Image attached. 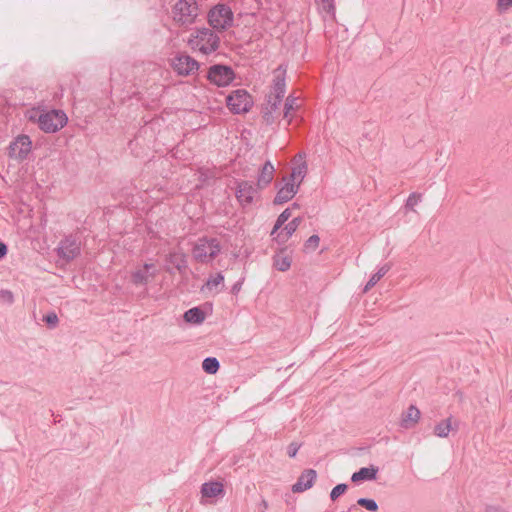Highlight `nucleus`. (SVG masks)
Here are the masks:
<instances>
[{"instance_id":"27","label":"nucleus","mask_w":512,"mask_h":512,"mask_svg":"<svg viewBox=\"0 0 512 512\" xmlns=\"http://www.w3.org/2000/svg\"><path fill=\"white\" fill-rule=\"evenodd\" d=\"M346 489H347V485L346 484H338L331 491V494H330L331 499L332 500L337 499L339 496H341L342 494L345 493Z\"/></svg>"},{"instance_id":"2","label":"nucleus","mask_w":512,"mask_h":512,"mask_svg":"<svg viewBox=\"0 0 512 512\" xmlns=\"http://www.w3.org/2000/svg\"><path fill=\"white\" fill-rule=\"evenodd\" d=\"M220 44L219 36L209 28H201L191 33L188 45L194 51L208 55L215 52Z\"/></svg>"},{"instance_id":"4","label":"nucleus","mask_w":512,"mask_h":512,"mask_svg":"<svg viewBox=\"0 0 512 512\" xmlns=\"http://www.w3.org/2000/svg\"><path fill=\"white\" fill-rule=\"evenodd\" d=\"M290 217V210H284L277 218L274 228L271 232L273 240L279 244L286 243L299 226L300 221L298 218H294L290 222L286 223Z\"/></svg>"},{"instance_id":"32","label":"nucleus","mask_w":512,"mask_h":512,"mask_svg":"<svg viewBox=\"0 0 512 512\" xmlns=\"http://www.w3.org/2000/svg\"><path fill=\"white\" fill-rule=\"evenodd\" d=\"M299 448H300V446L297 443H291L287 447V454L289 455V457H291V458L295 457Z\"/></svg>"},{"instance_id":"5","label":"nucleus","mask_w":512,"mask_h":512,"mask_svg":"<svg viewBox=\"0 0 512 512\" xmlns=\"http://www.w3.org/2000/svg\"><path fill=\"white\" fill-rule=\"evenodd\" d=\"M220 242L215 238H201L195 243L192 257L201 263L212 262L221 252Z\"/></svg>"},{"instance_id":"38","label":"nucleus","mask_w":512,"mask_h":512,"mask_svg":"<svg viewBox=\"0 0 512 512\" xmlns=\"http://www.w3.org/2000/svg\"><path fill=\"white\" fill-rule=\"evenodd\" d=\"M388 269L389 268L387 266H383L374 275L379 276L380 280L387 273Z\"/></svg>"},{"instance_id":"14","label":"nucleus","mask_w":512,"mask_h":512,"mask_svg":"<svg viewBox=\"0 0 512 512\" xmlns=\"http://www.w3.org/2000/svg\"><path fill=\"white\" fill-rule=\"evenodd\" d=\"M224 281L225 278L221 273L211 274L200 290L205 296H214L223 290Z\"/></svg>"},{"instance_id":"13","label":"nucleus","mask_w":512,"mask_h":512,"mask_svg":"<svg viewBox=\"0 0 512 512\" xmlns=\"http://www.w3.org/2000/svg\"><path fill=\"white\" fill-rule=\"evenodd\" d=\"M32 142L27 135H20L11 143L9 155L15 159H25L31 151Z\"/></svg>"},{"instance_id":"3","label":"nucleus","mask_w":512,"mask_h":512,"mask_svg":"<svg viewBox=\"0 0 512 512\" xmlns=\"http://www.w3.org/2000/svg\"><path fill=\"white\" fill-rule=\"evenodd\" d=\"M291 164V173L289 176L283 177L284 184L278 192H297L307 174L308 166L304 154L299 153L294 156Z\"/></svg>"},{"instance_id":"28","label":"nucleus","mask_w":512,"mask_h":512,"mask_svg":"<svg viewBox=\"0 0 512 512\" xmlns=\"http://www.w3.org/2000/svg\"><path fill=\"white\" fill-rule=\"evenodd\" d=\"M512 7V0H498L496 4L499 13L506 12Z\"/></svg>"},{"instance_id":"25","label":"nucleus","mask_w":512,"mask_h":512,"mask_svg":"<svg viewBox=\"0 0 512 512\" xmlns=\"http://www.w3.org/2000/svg\"><path fill=\"white\" fill-rule=\"evenodd\" d=\"M202 368L208 374H216L219 370V362L214 357L206 358L202 362Z\"/></svg>"},{"instance_id":"22","label":"nucleus","mask_w":512,"mask_h":512,"mask_svg":"<svg viewBox=\"0 0 512 512\" xmlns=\"http://www.w3.org/2000/svg\"><path fill=\"white\" fill-rule=\"evenodd\" d=\"M378 469L374 466L363 467L358 472L352 475L353 482H359L363 480H374L376 478Z\"/></svg>"},{"instance_id":"9","label":"nucleus","mask_w":512,"mask_h":512,"mask_svg":"<svg viewBox=\"0 0 512 512\" xmlns=\"http://www.w3.org/2000/svg\"><path fill=\"white\" fill-rule=\"evenodd\" d=\"M226 103L233 113L240 114L251 109L253 100L246 90L238 89L227 96Z\"/></svg>"},{"instance_id":"6","label":"nucleus","mask_w":512,"mask_h":512,"mask_svg":"<svg viewBox=\"0 0 512 512\" xmlns=\"http://www.w3.org/2000/svg\"><path fill=\"white\" fill-rule=\"evenodd\" d=\"M68 121L67 115L62 110H51L38 116V124L45 133H55L61 130Z\"/></svg>"},{"instance_id":"21","label":"nucleus","mask_w":512,"mask_h":512,"mask_svg":"<svg viewBox=\"0 0 512 512\" xmlns=\"http://www.w3.org/2000/svg\"><path fill=\"white\" fill-rule=\"evenodd\" d=\"M292 258L284 251H280L273 258L274 267L281 272H285L291 267Z\"/></svg>"},{"instance_id":"17","label":"nucleus","mask_w":512,"mask_h":512,"mask_svg":"<svg viewBox=\"0 0 512 512\" xmlns=\"http://www.w3.org/2000/svg\"><path fill=\"white\" fill-rule=\"evenodd\" d=\"M317 478V473L313 469H307L301 473L297 482L292 486L294 493H300L310 489Z\"/></svg>"},{"instance_id":"10","label":"nucleus","mask_w":512,"mask_h":512,"mask_svg":"<svg viewBox=\"0 0 512 512\" xmlns=\"http://www.w3.org/2000/svg\"><path fill=\"white\" fill-rule=\"evenodd\" d=\"M208 79L219 87L227 86L234 79V72L228 66L214 65L209 69Z\"/></svg>"},{"instance_id":"12","label":"nucleus","mask_w":512,"mask_h":512,"mask_svg":"<svg viewBox=\"0 0 512 512\" xmlns=\"http://www.w3.org/2000/svg\"><path fill=\"white\" fill-rule=\"evenodd\" d=\"M172 66L179 75L183 76L191 75L199 68L198 62L187 54H180L174 57Z\"/></svg>"},{"instance_id":"15","label":"nucleus","mask_w":512,"mask_h":512,"mask_svg":"<svg viewBox=\"0 0 512 512\" xmlns=\"http://www.w3.org/2000/svg\"><path fill=\"white\" fill-rule=\"evenodd\" d=\"M421 419V411L415 405H409L401 413L399 425L404 429H412L418 425Z\"/></svg>"},{"instance_id":"41","label":"nucleus","mask_w":512,"mask_h":512,"mask_svg":"<svg viewBox=\"0 0 512 512\" xmlns=\"http://www.w3.org/2000/svg\"><path fill=\"white\" fill-rule=\"evenodd\" d=\"M203 188L202 186H199V185H196V189H201Z\"/></svg>"},{"instance_id":"36","label":"nucleus","mask_w":512,"mask_h":512,"mask_svg":"<svg viewBox=\"0 0 512 512\" xmlns=\"http://www.w3.org/2000/svg\"><path fill=\"white\" fill-rule=\"evenodd\" d=\"M388 269L389 268L387 266H383L374 275L379 276L380 280L387 273Z\"/></svg>"},{"instance_id":"33","label":"nucleus","mask_w":512,"mask_h":512,"mask_svg":"<svg viewBox=\"0 0 512 512\" xmlns=\"http://www.w3.org/2000/svg\"><path fill=\"white\" fill-rule=\"evenodd\" d=\"M322 8L327 12L334 10L333 0H320Z\"/></svg>"},{"instance_id":"39","label":"nucleus","mask_w":512,"mask_h":512,"mask_svg":"<svg viewBox=\"0 0 512 512\" xmlns=\"http://www.w3.org/2000/svg\"><path fill=\"white\" fill-rule=\"evenodd\" d=\"M7 254V246L0 242V259H2Z\"/></svg>"},{"instance_id":"30","label":"nucleus","mask_w":512,"mask_h":512,"mask_svg":"<svg viewBox=\"0 0 512 512\" xmlns=\"http://www.w3.org/2000/svg\"><path fill=\"white\" fill-rule=\"evenodd\" d=\"M319 242V237L317 235H313L306 241V247L316 249L319 246Z\"/></svg>"},{"instance_id":"26","label":"nucleus","mask_w":512,"mask_h":512,"mask_svg":"<svg viewBox=\"0 0 512 512\" xmlns=\"http://www.w3.org/2000/svg\"><path fill=\"white\" fill-rule=\"evenodd\" d=\"M357 503L369 511H376L378 509L377 503L372 499L360 498Z\"/></svg>"},{"instance_id":"19","label":"nucleus","mask_w":512,"mask_h":512,"mask_svg":"<svg viewBox=\"0 0 512 512\" xmlns=\"http://www.w3.org/2000/svg\"><path fill=\"white\" fill-rule=\"evenodd\" d=\"M224 494V485L221 482L210 481L201 486L202 498H216Z\"/></svg>"},{"instance_id":"18","label":"nucleus","mask_w":512,"mask_h":512,"mask_svg":"<svg viewBox=\"0 0 512 512\" xmlns=\"http://www.w3.org/2000/svg\"><path fill=\"white\" fill-rule=\"evenodd\" d=\"M275 168L270 161H266L262 166L257 178L256 188L264 190L271 183L274 178Z\"/></svg>"},{"instance_id":"29","label":"nucleus","mask_w":512,"mask_h":512,"mask_svg":"<svg viewBox=\"0 0 512 512\" xmlns=\"http://www.w3.org/2000/svg\"><path fill=\"white\" fill-rule=\"evenodd\" d=\"M420 202V194H412L407 199V206L414 210L415 206Z\"/></svg>"},{"instance_id":"31","label":"nucleus","mask_w":512,"mask_h":512,"mask_svg":"<svg viewBox=\"0 0 512 512\" xmlns=\"http://www.w3.org/2000/svg\"><path fill=\"white\" fill-rule=\"evenodd\" d=\"M44 321L54 327L58 323V317L55 313H50L44 316Z\"/></svg>"},{"instance_id":"34","label":"nucleus","mask_w":512,"mask_h":512,"mask_svg":"<svg viewBox=\"0 0 512 512\" xmlns=\"http://www.w3.org/2000/svg\"><path fill=\"white\" fill-rule=\"evenodd\" d=\"M379 281V276L372 275L369 281L367 282L365 286V291H368L370 288H372L377 282Z\"/></svg>"},{"instance_id":"20","label":"nucleus","mask_w":512,"mask_h":512,"mask_svg":"<svg viewBox=\"0 0 512 512\" xmlns=\"http://www.w3.org/2000/svg\"><path fill=\"white\" fill-rule=\"evenodd\" d=\"M453 430V418L448 417L439 421L433 429V433L435 436L440 438H446L449 436L450 432Z\"/></svg>"},{"instance_id":"7","label":"nucleus","mask_w":512,"mask_h":512,"mask_svg":"<svg viewBox=\"0 0 512 512\" xmlns=\"http://www.w3.org/2000/svg\"><path fill=\"white\" fill-rule=\"evenodd\" d=\"M197 16L198 7L196 0H179L174 6L173 19L180 25H191Z\"/></svg>"},{"instance_id":"11","label":"nucleus","mask_w":512,"mask_h":512,"mask_svg":"<svg viewBox=\"0 0 512 512\" xmlns=\"http://www.w3.org/2000/svg\"><path fill=\"white\" fill-rule=\"evenodd\" d=\"M158 274L154 263H145L136 267L131 273V280L135 285H144L153 280Z\"/></svg>"},{"instance_id":"37","label":"nucleus","mask_w":512,"mask_h":512,"mask_svg":"<svg viewBox=\"0 0 512 512\" xmlns=\"http://www.w3.org/2000/svg\"><path fill=\"white\" fill-rule=\"evenodd\" d=\"M388 269L389 268L387 266H383L374 275L379 276L380 280L387 273Z\"/></svg>"},{"instance_id":"16","label":"nucleus","mask_w":512,"mask_h":512,"mask_svg":"<svg viewBox=\"0 0 512 512\" xmlns=\"http://www.w3.org/2000/svg\"><path fill=\"white\" fill-rule=\"evenodd\" d=\"M58 252L64 259L73 260L80 254V242L76 239L66 238L63 243H60Z\"/></svg>"},{"instance_id":"40","label":"nucleus","mask_w":512,"mask_h":512,"mask_svg":"<svg viewBox=\"0 0 512 512\" xmlns=\"http://www.w3.org/2000/svg\"><path fill=\"white\" fill-rule=\"evenodd\" d=\"M239 201L248 203L250 201V197L248 194H240Z\"/></svg>"},{"instance_id":"35","label":"nucleus","mask_w":512,"mask_h":512,"mask_svg":"<svg viewBox=\"0 0 512 512\" xmlns=\"http://www.w3.org/2000/svg\"><path fill=\"white\" fill-rule=\"evenodd\" d=\"M289 200H291V197L289 196V194H283L282 196L276 197L274 199V203L281 204V203L287 202Z\"/></svg>"},{"instance_id":"1","label":"nucleus","mask_w":512,"mask_h":512,"mask_svg":"<svg viewBox=\"0 0 512 512\" xmlns=\"http://www.w3.org/2000/svg\"><path fill=\"white\" fill-rule=\"evenodd\" d=\"M285 75L286 70L282 66L273 72L272 90L263 108V118L266 123H272L277 118L278 106L285 94Z\"/></svg>"},{"instance_id":"24","label":"nucleus","mask_w":512,"mask_h":512,"mask_svg":"<svg viewBox=\"0 0 512 512\" xmlns=\"http://www.w3.org/2000/svg\"><path fill=\"white\" fill-rule=\"evenodd\" d=\"M298 107H299L298 99L293 96H288L285 101V105H284L283 117L285 119H288L289 123L291 122L292 112L295 111L296 109H298Z\"/></svg>"},{"instance_id":"8","label":"nucleus","mask_w":512,"mask_h":512,"mask_svg":"<svg viewBox=\"0 0 512 512\" xmlns=\"http://www.w3.org/2000/svg\"><path fill=\"white\" fill-rule=\"evenodd\" d=\"M209 24L217 31L229 28L233 23V13L226 5H217L208 14Z\"/></svg>"},{"instance_id":"23","label":"nucleus","mask_w":512,"mask_h":512,"mask_svg":"<svg viewBox=\"0 0 512 512\" xmlns=\"http://www.w3.org/2000/svg\"><path fill=\"white\" fill-rule=\"evenodd\" d=\"M184 320L191 324H200L205 320V313L198 307L189 309L184 313Z\"/></svg>"}]
</instances>
